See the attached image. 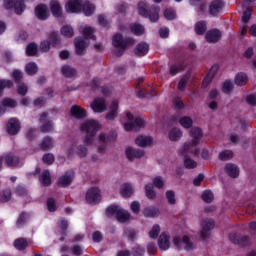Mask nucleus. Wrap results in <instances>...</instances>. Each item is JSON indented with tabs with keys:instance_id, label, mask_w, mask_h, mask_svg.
Returning a JSON list of instances; mask_svg holds the SVG:
<instances>
[{
	"instance_id": "nucleus-16",
	"label": "nucleus",
	"mask_w": 256,
	"mask_h": 256,
	"mask_svg": "<svg viewBox=\"0 0 256 256\" xmlns=\"http://www.w3.org/2000/svg\"><path fill=\"white\" fill-rule=\"evenodd\" d=\"M119 101L113 100L109 106V111L106 114L107 121H115L119 115Z\"/></svg>"
},
{
	"instance_id": "nucleus-33",
	"label": "nucleus",
	"mask_w": 256,
	"mask_h": 256,
	"mask_svg": "<svg viewBox=\"0 0 256 256\" xmlns=\"http://www.w3.org/2000/svg\"><path fill=\"white\" fill-rule=\"evenodd\" d=\"M120 195L125 199L131 197V195H133V186L129 183L122 184L120 187Z\"/></svg>"
},
{
	"instance_id": "nucleus-59",
	"label": "nucleus",
	"mask_w": 256,
	"mask_h": 256,
	"mask_svg": "<svg viewBox=\"0 0 256 256\" xmlns=\"http://www.w3.org/2000/svg\"><path fill=\"white\" fill-rule=\"evenodd\" d=\"M161 232V228L159 227V225H154L152 227V229L149 232V237L151 239H157V237H159V233Z\"/></svg>"
},
{
	"instance_id": "nucleus-25",
	"label": "nucleus",
	"mask_w": 256,
	"mask_h": 256,
	"mask_svg": "<svg viewBox=\"0 0 256 256\" xmlns=\"http://www.w3.org/2000/svg\"><path fill=\"white\" fill-rule=\"evenodd\" d=\"M205 39L208 43H218L221 40V31L212 29L206 33Z\"/></svg>"
},
{
	"instance_id": "nucleus-34",
	"label": "nucleus",
	"mask_w": 256,
	"mask_h": 256,
	"mask_svg": "<svg viewBox=\"0 0 256 256\" xmlns=\"http://www.w3.org/2000/svg\"><path fill=\"white\" fill-rule=\"evenodd\" d=\"M5 107H17V102L11 98H5L2 100V106H0V116L5 115Z\"/></svg>"
},
{
	"instance_id": "nucleus-37",
	"label": "nucleus",
	"mask_w": 256,
	"mask_h": 256,
	"mask_svg": "<svg viewBox=\"0 0 256 256\" xmlns=\"http://www.w3.org/2000/svg\"><path fill=\"white\" fill-rule=\"evenodd\" d=\"M144 217H159V208L155 206L146 207L143 210Z\"/></svg>"
},
{
	"instance_id": "nucleus-47",
	"label": "nucleus",
	"mask_w": 256,
	"mask_h": 256,
	"mask_svg": "<svg viewBox=\"0 0 256 256\" xmlns=\"http://www.w3.org/2000/svg\"><path fill=\"white\" fill-rule=\"evenodd\" d=\"M145 193L148 199H155L157 197V193L153 190V184L149 183L145 186Z\"/></svg>"
},
{
	"instance_id": "nucleus-32",
	"label": "nucleus",
	"mask_w": 256,
	"mask_h": 256,
	"mask_svg": "<svg viewBox=\"0 0 256 256\" xmlns=\"http://www.w3.org/2000/svg\"><path fill=\"white\" fill-rule=\"evenodd\" d=\"M61 73L68 79H71V77H77V70L69 65L62 66Z\"/></svg>"
},
{
	"instance_id": "nucleus-10",
	"label": "nucleus",
	"mask_w": 256,
	"mask_h": 256,
	"mask_svg": "<svg viewBox=\"0 0 256 256\" xmlns=\"http://www.w3.org/2000/svg\"><path fill=\"white\" fill-rule=\"evenodd\" d=\"M5 9H14L16 15H21L25 11L23 0H4Z\"/></svg>"
},
{
	"instance_id": "nucleus-43",
	"label": "nucleus",
	"mask_w": 256,
	"mask_h": 256,
	"mask_svg": "<svg viewBox=\"0 0 256 256\" xmlns=\"http://www.w3.org/2000/svg\"><path fill=\"white\" fill-rule=\"evenodd\" d=\"M207 31V23L205 21H199L195 24V33L197 35H204Z\"/></svg>"
},
{
	"instance_id": "nucleus-44",
	"label": "nucleus",
	"mask_w": 256,
	"mask_h": 256,
	"mask_svg": "<svg viewBox=\"0 0 256 256\" xmlns=\"http://www.w3.org/2000/svg\"><path fill=\"white\" fill-rule=\"evenodd\" d=\"M185 67H187V65L184 64V62H182V63H180L178 65H173L169 69V74L172 77H175V75H177V73H179V71H183V69H185Z\"/></svg>"
},
{
	"instance_id": "nucleus-27",
	"label": "nucleus",
	"mask_w": 256,
	"mask_h": 256,
	"mask_svg": "<svg viewBox=\"0 0 256 256\" xmlns=\"http://www.w3.org/2000/svg\"><path fill=\"white\" fill-rule=\"evenodd\" d=\"M217 71H219V66L218 65H214L210 68L208 74L206 75V77L204 78L203 82H202V87H208L209 83H211V81H213V77H215V75H217Z\"/></svg>"
},
{
	"instance_id": "nucleus-28",
	"label": "nucleus",
	"mask_w": 256,
	"mask_h": 256,
	"mask_svg": "<svg viewBox=\"0 0 256 256\" xmlns=\"http://www.w3.org/2000/svg\"><path fill=\"white\" fill-rule=\"evenodd\" d=\"M35 15L41 21H45V19L49 17V9L47 8V6L40 4L35 9Z\"/></svg>"
},
{
	"instance_id": "nucleus-12",
	"label": "nucleus",
	"mask_w": 256,
	"mask_h": 256,
	"mask_svg": "<svg viewBox=\"0 0 256 256\" xmlns=\"http://www.w3.org/2000/svg\"><path fill=\"white\" fill-rule=\"evenodd\" d=\"M87 147L83 144L71 147L68 149L67 156L69 159H73V156L76 154L80 159L87 157Z\"/></svg>"
},
{
	"instance_id": "nucleus-57",
	"label": "nucleus",
	"mask_w": 256,
	"mask_h": 256,
	"mask_svg": "<svg viewBox=\"0 0 256 256\" xmlns=\"http://www.w3.org/2000/svg\"><path fill=\"white\" fill-rule=\"evenodd\" d=\"M166 199L169 205H175V203H177V199H175V192L173 190L166 191Z\"/></svg>"
},
{
	"instance_id": "nucleus-54",
	"label": "nucleus",
	"mask_w": 256,
	"mask_h": 256,
	"mask_svg": "<svg viewBox=\"0 0 256 256\" xmlns=\"http://www.w3.org/2000/svg\"><path fill=\"white\" fill-rule=\"evenodd\" d=\"M184 167L185 169H196L197 162L189 157L184 158Z\"/></svg>"
},
{
	"instance_id": "nucleus-53",
	"label": "nucleus",
	"mask_w": 256,
	"mask_h": 256,
	"mask_svg": "<svg viewBox=\"0 0 256 256\" xmlns=\"http://www.w3.org/2000/svg\"><path fill=\"white\" fill-rule=\"evenodd\" d=\"M26 55H28V57H33L34 55H37V44L30 43L26 47Z\"/></svg>"
},
{
	"instance_id": "nucleus-5",
	"label": "nucleus",
	"mask_w": 256,
	"mask_h": 256,
	"mask_svg": "<svg viewBox=\"0 0 256 256\" xmlns=\"http://www.w3.org/2000/svg\"><path fill=\"white\" fill-rule=\"evenodd\" d=\"M107 217H113L115 215L117 221L119 223H127L129 219H131V213L129 211L123 209L121 206L112 205L106 210Z\"/></svg>"
},
{
	"instance_id": "nucleus-52",
	"label": "nucleus",
	"mask_w": 256,
	"mask_h": 256,
	"mask_svg": "<svg viewBox=\"0 0 256 256\" xmlns=\"http://www.w3.org/2000/svg\"><path fill=\"white\" fill-rule=\"evenodd\" d=\"M11 200V190L5 189L0 194V203H7V201Z\"/></svg>"
},
{
	"instance_id": "nucleus-4",
	"label": "nucleus",
	"mask_w": 256,
	"mask_h": 256,
	"mask_svg": "<svg viewBox=\"0 0 256 256\" xmlns=\"http://www.w3.org/2000/svg\"><path fill=\"white\" fill-rule=\"evenodd\" d=\"M112 45L115 47V49H118L116 52L117 57H121L127 47L135 45V40H133V38L125 39L121 34H115L112 39Z\"/></svg>"
},
{
	"instance_id": "nucleus-64",
	"label": "nucleus",
	"mask_w": 256,
	"mask_h": 256,
	"mask_svg": "<svg viewBox=\"0 0 256 256\" xmlns=\"http://www.w3.org/2000/svg\"><path fill=\"white\" fill-rule=\"evenodd\" d=\"M132 255L133 256H144L145 255V249L141 248V246H135L132 249Z\"/></svg>"
},
{
	"instance_id": "nucleus-62",
	"label": "nucleus",
	"mask_w": 256,
	"mask_h": 256,
	"mask_svg": "<svg viewBox=\"0 0 256 256\" xmlns=\"http://www.w3.org/2000/svg\"><path fill=\"white\" fill-rule=\"evenodd\" d=\"M12 78L16 83H21V79H23V72H21L20 70H14L12 72Z\"/></svg>"
},
{
	"instance_id": "nucleus-42",
	"label": "nucleus",
	"mask_w": 256,
	"mask_h": 256,
	"mask_svg": "<svg viewBox=\"0 0 256 256\" xmlns=\"http://www.w3.org/2000/svg\"><path fill=\"white\" fill-rule=\"evenodd\" d=\"M29 244L27 243V240L25 238H18L14 241V247L18 251H24V249H27V246Z\"/></svg>"
},
{
	"instance_id": "nucleus-31",
	"label": "nucleus",
	"mask_w": 256,
	"mask_h": 256,
	"mask_svg": "<svg viewBox=\"0 0 256 256\" xmlns=\"http://www.w3.org/2000/svg\"><path fill=\"white\" fill-rule=\"evenodd\" d=\"M50 9L54 17H61V15H63V8L61 7V4L57 0H52L50 2Z\"/></svg>"
},
{
	"instance_id": "nucleus-49",
	"label": "nucleus",
	"mask_w": 256,
	"mask_h": 256,
	"mask_svg": "<svg viewBox=\"0 0 256 256\" xmlns=\"http://www.w3.org/2000/svg\"><path fill=\"white\" fill-rule=\"evenodd\" d=\"M130 29L135 35H143L145 33V28L141 24H132Z\"/></svg>"
},
{
	"instance_id": "nucleus-38",
	"label": "nucleus",
	"mask_w": 256,
	"mask_h": 256,
	"mask_svg": "<svg viewBox=\"0 0 256 256\" xmlns=\"http://www.w3.org/2000/svg\"><path fill=\"white\" fill-rule=\"evenodd\" d=\"M170 141H179L183 137V132L179 128H172L168 134Z\"/></svg>"
},
{
	"instance_id": "nucleus-19",
	"label": "nucleus",
	"mask_w": 256,
	"mask_h": 256,
	"mask_svg": "<svg viewBox=\"0 0 256 256\" xmlns=\"http://www.w3.org/2000/svg\"><path fill=\"white\" fill-rule=\"evenodd\" d=\"M98 153H101V155L107 153V143H109V136L105 133H100L98 135Z\"/></svg>"
},
{
	"instance_id": "nucleus-50",
	"label": "nucleus",
	"mask_w": 256,
	"mask_h": 256,
	"mask_svg": "<svg viewBox=\"0 0 256 256\" xmlns=\"http://www.w3.org/2000/svg\"><path fill=\"white\" fill-rule=\"evenodd\" d=\"M190 75H189V73H187L186 75H184L181 79H180V81H179V83H178V89H179V91H185V87H187V83L189 82V79H190Z\"/></svg>"
},
{
	"instance_id": "nucleus-36",
	"label": "nucleus",
	"mask_w": 256,
	"mask_h": 256,
	"mask_svg": "<svg viewBox=\"0 0 256 256\" xmlns=\"http://www.w3.org/2000/svg\"><path fill=\"white\" fill-rule=\"evenodd\" d=\"M135 53L139 57H143V55H147V53H149V44L145 42L139 43L136 47Z\"/></svg>"
},
{
	"instance_id": "nucleus-23",
	"label": "nucleus",
	"mask_w": 256,
	"mask_h": 256,
	"mask_svg": "<svg viewBox=\"0 0 256 256\" xmlns=\"http://www.w3.org/2000/svg\"><path fill=\"white\" fill-rule=\"evenodd\" d=\"M88 45H89V43L87 42V39L76 38L75 39L76 54L77 55H85V51H86Z\"/></svg>"
},
{
	"instance_id": "nucleus-60",
	"label": "nucleus",
	"mask_w": 256,
	"mask_h": 256,
	"mask_svg": "<svg viewBox=\"0 0 256 256\" xmlns=\"http://www.w3.org/2000/svg\"><path fill=\"white\" fill-rule=\"evenodd\" d=\"M222 91L223 93H231V91H233V82H231V80H226L223 83Z\"/></svg>"
},
{
	"instance_id": "nucleus-11",
	"label": "nucleus",
	"mask_w": 256,
	"mask_h": 256,
	"mask_svg": "<svg viewBox=\"0 0 256 256\" xmlns=\"http://www.w3.org/2000/svg\"><path fill=\"white\" fill-rule=\"evenodd\" d=\"M86 201L90 205H97L101 201V190L97 187L90 188L86 193Z\"/></svg>"
},
{
	"instance_id": "nucleus-39",
	"label": "nucleus",
	"mask_w": 256,
	"mask_h": 256,
	"mask_svg": "<svg viewBox=\"0 0 256 256\" xmlns=\"http://www.w3.org/2000/svg\"><path fill=\"white\" fill-rule=\"evenodd\" d=\"M39 179L44 187H49L51 185V173H49V170H44Z\"/></svg>"
},
{
	"instance_id": "nucleus-48",
	"label": "nucleus",
	"mask_w": 256,
	"mask_h": 256,
	"mask_svg": "<svg viewBox=\"0 0 256 256\" xmlns=\"http://www.w3.org/2000/svg\"><path fill=\"white\" fill-rule=\"evenodd\" d=\"M61 34L63 37L71 38L75 35V32L73 31V27L66 25L61 28Z\"/></svg>"
},
{
	"instance_id": "nucleus-17",
	"label": "nucleus",
	"mask_w": 256,
	"mask_h": 256,
	"mask_svg": "<svg viewBox=\"0 0 256 256\" xmlns=\"http://www.w3.org/2000/svg\"><path fill=\"white\" fill-rule=\"evenodd\" d=\"M3 161L8 167H17V165H19V157L13 154H7L6 156L0 158V171L3 169Z\"/></svg>"
},
{
	"instance_id": "nucleus-45",
	"label": "nucleus",
	"mask_w": 256,
	"mask_h": 256,
	"mask_svg": "<svg viewBox=\"0 0 256 256\" xmlns=\"http://www.w3.org/2000/svg\"><path fill=\"white\" fill-rule=\"evenodd\" d=\"M41 148L44 151H47L49 149H53V139L49 136L45 137L41 143Z\"/></svg>"
},
{
	"instance_id": "nucleus-46",
	"label": "nucleus",
	"mask_w": 256,
	"mask_h": 256,
	"mask_svg": "<svg viewBox=\"0 0 256 256\" xmlns=\"http://www.w3.org/2000/svg\"><path fill=\"white\" fill-rule=\"evenodd\" d=\"M218 159L220 161H229V159H233V151L224 150L219 153Z\"/></svg>"
},
{
	"instance_id": "nucleus-18",
	"label": "nucleus",
	"mask_w": 256,
	"mask_h": 256,
	"mask_svg": "<svg viewBox=\"0 0 256 256\" xmlns=\"http://www.w3.org/2000/svg\"><path fill=\"white\" fill-rule=\"evenodd\" d=\"M21 129V123L17 118H11L7 124L8 135H17Z\"/></svg>"
},
{
	"instance_id": "nucleus-20",
	"label": "nucleus",
	"mask_w": 256,
	"mask_h": 256,
	"mask_svg": "<svg viewBox=\"0 0 256 256\" xmlns=\"http://www.w3.org/2000/svg\"><path fill=\"white\" fill-rule=\"evenodd\" d=\"M224 172L226 175H228V177H231V179H237L240 173L239 166L233 163H227L224 166Z\"/></svg>"
},
{
	"instance_id": "nucleus-3",
	"label": "nucleus",
	"mask_w": 256,
	"mask_h": 256,
	"mask_svg": "<svg viewBox=\"0 0 256 256\" xmlns=\"http://www.w3.org/2000/svg\"><path fill=\"white\" fill-rule=\"evenodd\" d=\"M149 5L147 2H140L138 4V13L142 17H149L152 23H157L159 21V11L161 9L157 6H153L148 10Z\"/></svg>"
},
{
	"instance_id": "nucleus-6",
	"label": "nucleus",
	"mask_w": 256,
	"mask_h": 256,
	"mask_svg": "<svg viewBox=\"0 0 256 256\" xmlns=\"http://www.w3.org/2000/svg\"><path fill=\"white\" fill-rule=\"evenodd\" d=\"M126 117L130 122L124 124L125 131H139L145 127V119L143 117L134 118L131 112H127Z\"/></svg>"
},
{
	"instance_id": "nucleus-13",
	"label": "nucleus",
	"mask_w": 256,
	"mask_h": 256,
	"mask_svg": "<svg viewBox=\"0 0 256 256\" xmlns=\"http://www.w3.org/2000/svg\"><path fill=\"white\" fill-rule=\"evenodd\" d=\"M90 107L94 113H105L107 111V101L105 98H96L90 104Z\"/></svg>"
},
{
	"instance_id": "nucleus-30",
	"label": "nucleus",
	"mask_w": 256,
	"mask_h": 256,
	"mask_svg": "<svg viewBox=\"0 0 256 256\" xmlns=\"http://www.w3.org/2000/svg\"><path fill=\"white\" fill-rule=\"evenodd\" d=\"M190 136L193 139V144L199 145V141H201V137H203V131L199 127H193L190 129Z\"/></svg>"
},
{
	"instance_id": "nucleus-24",
	"label": "nucleus",
	"mask_w": 256,
	"mask_h": 256,
	"mask_svg": "<svg viewBox=\"0 0 256 256\" xmlns=\"http://www.w3.org/2000/svg\"><path fill=\"white\" fill-rule=\"evenodd\" d=\"M169 234L167 233H162L159 236L158 239V247L159 249H161V251H167V249H169V247H171V241L169 240Z\"/></svg>"
},
{
	"instance_id": "nucleus-21",
	"label": "nucleus",
	"mask_w": 256,
	"mask_h": 256,
	"mask_svg": "<svg viewBox=\"0 0 256 256\" xmlns=\"http://www.w3.org/2000/svg\"><path fill=\"white\" fill-rule=\"evenodd\" d=\"M40 123H42L40 127V131L42 133H50V131H53V122L47 121V113L43 112L41 114Z\"/></svg>"
},
{
	"instance_id": "nucleus-7",
	"label": "nucleus",
	"mask_w": 256,
	"mask_h": 256,
	"mask_svg": "<svg viewBox=\"0 0 256 256\" xmlns=\"http://www.w3.org/2000/svg\"><path fill=\"white\" fill-rule=\"evenodd\" d=\"M197 145L198 144H194L193 141L184 143V145L179 150V155L184 158H187L190 155L197 157V155H199V148Z\"/></svg>"
},
{
	"instance_id": "nucleus-40",
	"label": "nucleus",
	"mask_w": 256,
	"mask_h": 256,
	"mask_svg": "<svg viewBox=\"0 0 256 256\" xmlns=\"http://www.w3.org/2000/svg\"><path fill=\"white\" fill-rule=\"evenodd\" d=\"M248 79L247 74L240 72L235 76V85L242 87V85L247 84Z\"/></svg>"
},
{
	"instance_id": "nucleus-35",
	"label": "nucleus",
	"mask_w": 256,
	"mask_h": 256,
	"mask_svg": "<svg viewBox=\"0 0 256 256\" xmlns=\"http://www.w3.org/2000/svg\"><path fill=\"white\" fill-rule=\"evenodd\" d=\"M243 11L242 21L243 23H249L251 19V6L247 5V1L242 2Z\"/></svg>"
},
{
	"instance_id": "nucleus-9",
	"label": "nucleus",
	"mask_w": 256,
	"mask_h": 256,
	"mask_svg": "<svg viewBox=\"0 0 256 256\" xmlns=\"http://www.w3.org/2000/svg\"><path fill=\"white\" fill-rule=\"evenodd\" d=\"M173 243L175 247H177V249H181L182 245H184V249L186 251H193V249H195V244H193V242H191V239H189V237L187 236H176L173 239Z\"/></svg>"
},
{
	"instance_id": "nucleus-14",
	"label": "nucleus",
	"mask_w": 256,
	"mask_h": 256,
	"mask_svg": "<svg viewBox=\"0 0 256 256\" xmlns=\"http://www.w3.org/2000/svg\"><path fill=\"white\" fill-rule=\"evenodd\" d=\"M125 155L128 161H135V159H141L145 156V151L133 147H129L125 151Z\"/></svg>"
},
{
	"instance_id": "nucleus-22",
	"label": "nucleus",
	"mask_w": 256,
	"mask_h": 256,
	"mask_svg": "<svg viewBox=\"0 0 256 256\" xmlns=\"http://www.w3.org/2000/svg\"><path fill=\"white\" fill-rule=\"evenodd\" d=\"M135 144L138 147H151L153 145V137L147 135H139L135 139Z\"/></svg>"
},
{
	"instance_id": "nucleus-55",
	"label": "nucleus",
	"mask_w": 256,
	"mask_h": 256,
	"mask_svg": "<svg viewBox=\"0 0 256 256\" xmlns=\"http://www.w3.org/2000/svg\"><path fill=\"white\" fill-rule=\"evenodd\" d=\"M37 69V64H35L34 62L28 63L25 67L27 75H35V73H37Z\"/></svg>"
},
{
	"instance_id": "nucleus-41",
	"label": "nucleus",
	"mask_w": 256,
	"mask_h": 256,
	"mask_svg": "<svg viewBox=\"0 0 256 256\" xmlns=\"http://www.w3.org/2000/svg\"><path fill=\"white\" fill-rule=\"evenodd\" d=\"M179 123L184 129H191L193 127V119L189 116L181 117Z\"/></svg>"
},
{
	"instance_id": "nucleus-8",
	"label": "nucleus",
	"mask_w": 256,
	"mask_h": 256,
	"mask_svg": "<svg viewBox=\"0 0 256 256\" xmlns=\"http://www.w3.org/2000/svg\"><path fill=\"white\" fill-rule=\"evenodd\" d=\"M201 231H200V237L204 241L209 239L211 235V229L215 227V221L212 219H205L201 222Z\"/></svg>"
},
{
	"instance_id": "nucleus-58",
	"label": "nucleus",
	"mask_w": 256,
	"mask_h": 256,
	"mask_svg": "<svg viewBox=\"0 0 256 256\" xmlns=\"http://www.w3.org/2000/svg\"><path fill=\"white\" fill-rule=\"evenodd\" d=\"M202 199L205 203H211L214 199L213 192L211 190H205L202 193Z\"/></svg>"
},
{
	"instance_id": "nucleus-29",
	"label": "nucleus",
	"mask_w": 256,
	"mask_h": 256,
	"mask_svg": "<svg viewBox=\"0 0 256 256\" xmlns=\"http://www.w3.org/2000/svg\"><path fill=\"white\" fill-rule=\"evenodd\" d=\"M223 9V0H213L209 5L210 15H217Z\"/></svg>"
},
{
	"instance_id": "nucleus-2",
	"label": "nucleus",
	"mask_w": 256,
	"mask_h": 256,
	"mask_svg": "<svg viewBox=\"0 0 256 256\" xmlns=\"http://www.w3.org/2000/svg\"><path fill=\"white\" fill-rule=\"evenodd\" d=\"M67 13H81L83 11L86 17H90L95 13V6L93 4L86 2L81 4V0H69L65 6Z\"/></svg>"
},
{
	"instance_id": "nucleus-63",
	"label": "nucleus",
	"mask_w": 256,
	"mask_h": 256,
	"mask_svg": "<svg viewBox=\"0 0 256 256\" xmlns=\"http://www.w3.org/2000/svg\"><path fill=\"white\" fill-rule=\"evenodd\" d=\"M17 91L18 93L24 97V95H27V91H28V88H27V85H25V83H18V88H17Z\"/></svg>"
},
{
	"instance_id": "nucleus-56",
	"label": "nucleus",
	"mask_w": 256,
	"mask_h": 256,
	"mask_svg": "<svg viewBox=\"0 0 256 256\" xmlns=\"http://www.w3.org/2000/svg\"><path fill=\"white\" fill-rule=\"evenodd\" d=\"M12 86L11 80H0V97L3 95V89H11Z\"/></svg>"
},
{
	"instance_id": "nucleus-1",
	"label": "nucleus",
	"mask_w": 256,
	"mask_h": 256,
	"mask_svg": "<svg viewBox=\"0 0 256 256\" xmlns=\"http://www.w3.org/2000/svg\"><path fill=\"white\" fill-rule=\"evenodd\" d=\"M81 131L86 134L84 143L86 145H93L97 132L101 129V124L97 120H86L80 126Z\"/></svg>"
},
{
	"instance_id": "nucleus-51",
	"label": "nucleus",
	"mask_w": 256,
	"mask_h": 256,
	"mask_svg": "<svg viewBox=\"0 0 256 256\" xmlns=\"http://www.w3.org/2000/svg\"><path fill=\"white\" fill-rule=\"evenodd\" d=\"M81 32L84 35V37H87L88 39H95V36L93 35L95 30L92 27L85 26L81 29Z\"/></svg>"
},
{
	"instance_id": "nucleus-61",
	"label": "nucleus",
	"mask_w": 256,
	"mask_h": 256,
	"mask_svg": "<svg viewBox=\"0 0 256 256\" xmlns=\"http://www.w3.org/2000/svg\"><path fill=\"white\" fill-rule=\"evenodd\" d=\"M28 215L26 213H21L17 219L16 225L21 228L25 223H27Z\"/></svg>"
},
{
	"instance_id": "nucleus-26",
	"label": "nucleus",
	"mask_w": 256,
	"mask_h": 256,
	"mask_svg": "<svg viewBox=\"0 0 256 256\" xmlns=\"http://www.w3.org/2000/svg\"><path fill=\"white\" fill-rule=\"evenodd\" d=\"M70 114L75 119H85L87 117V110L83 109L81 106L74 105L70 109Z\"/></svg>"
},
{
	"instance_id": "nucleus-15",
	"label": "nucleus",
	"mask_w": 256,
	"mask_h": 256,
	"mask_svg": "<svg viewBox=\"0 0 256 256\" xmlns=\"http://www.w3.org/2000/svg\"><path fill=\"white\" fill-rule=\"evenodd\" d=\"M74 177L75 172H73V170H68L58 179L59 187H69V185L73 183Z\"/></svg>"
}]
</instances>
